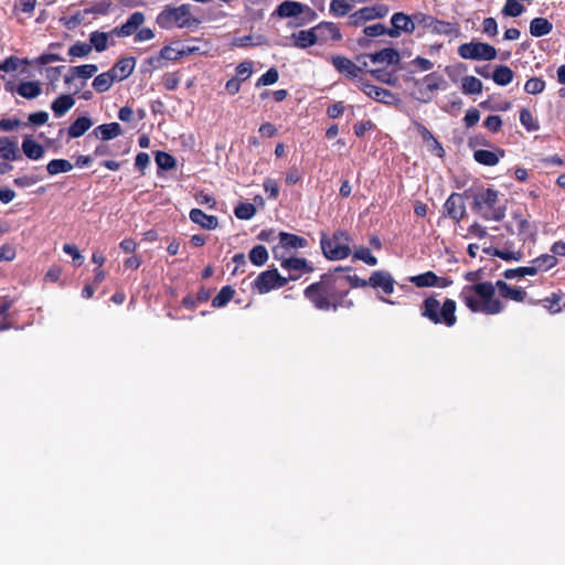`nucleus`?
<instances>
[{
  "label": "nucleus",
  "instance_id": "8",
  "mask_svg": "<svg viewBox=\"0 0 565 565\" xmlns=\"http://www.w3.org/2000/svg\"><path fill=\"white\" fill-rule=\"evenodd\" d=\"M458 55L465 60L492 61L497 58V49L483 42H467L458 46Z\"/></svg>",
  "mask_w": 565,
  "mask_h": 565
},
{
  "label": "nucleus",
  "instance_id": "18",
  "mask_svg": "<svg viewBox=\"0 0 565 565\" xmlns=\"http://www.w3.org/2000/svg\"><path fill=\"white\" fill-rule=\"evenodd\" d=\"M338 274V278L343 280L345 286V297L348 298L351 288H364L370 287L367 279H362L356 275H344V271H350L351 267L338 266L333 269Z\"/></svg>",
  "mask_w": 565,
  "mask_h": 565
},
{
  "label": "nucleus",
  "instance_id": "12",
  "mask_svg": "<svg viewBox=\"0 0 565 565\" xmlns=\"http://www.w3.org/2000/svg\"><path fill=\"white\" fill-rule=\"evenodd\" d=\"M280 266L282 269L288 271L289 280H297L303 274H309L313 271V266L302 257H289L281 260Z\"/></svg>",
  "mask_w": 565,
  "mask_h": 565
},
{
  "label": "nucleus",
  "instance_id": "11",
  "mask_svg": "<svg viewBox=\"0 0 565 565\" xmlns=\"http://www.w3.org/2000/svg\"><path fill=\"white\" fill-rule=\"evenodd\" d=\"M443 210L445 216L455 223H460L467 214L463 194L452 192L444 203Z\"/></svg>",
  "mask_w": 565,
  "mask_h": 565
},
{
  "label": "nucleus",
  "instance_id": "61",
  "mask_svg": "<svg viewBox=\"0 0 565 565\" xmlns=\"http://www.w3.org/2000/svg\"><path fill=\"white\" fill-rule=\"evenodd\" d=\"M63 252L70 256H72L73 262L76 266H82L84 262V257L82 256L78 248L73 244H64L63 245Z\"/></svg>",
  "mask_w": 565,
  "mask_h": 565
},
{
  "label": "nucleus",
  "instance_id": "2",
  "mask_svg": "<svg viewBox=\"0 0 565 565\" xmlns=\"http://www.w3.org/2000/svg\"><path fill=\"white\" fill-rule=\"evenodd\" d=\"M303 296L320 311H337L339 308L350 309L354 306L353 301L345 297L343 280L338 278L334 270L322 274L318 281L307 286Z\"/></svg>",
  "mask_w": 565,
  "mask_h": 565
},
{
  "label": "nucleus",
  "instance_id": "59",
  "mask_svg": "<svg viewBox=\"0 0 565 565\" xmlns=\"http://www.w3.org/2000/svg\"><path fill=\"white\" fill-rule=\"evenodd\" d=\"M253 73V63L244 61L236 66V78L244 82L250 77Z\"/></svg>",
  "mask_w": 565,
  "mask_h": 565
},
{
  "label": "nucleus",
  "instance_id": "46",
  "mask_svg": "<svg viewBox=\"0 0 565 565\" xmlns=\"http://www.w3.org/2000/svg\"><path fill=\"white\" fill-rule=\"evenodd\" d=\"M352 10V4L347 0H332L330 2L329 12L337 18L349 14Z\"/></svg>",
  "mask_w": 565,
  "mask_h": 565
},
{
  "label": "nucleus",
  "instance_id": "19",
  "mask_svg": "<svg viewBox=\"0 0 565 565\" xmlns=\"http://www.w3.org/2000/svg\"><path fill=\"white\" fill-rule=\"evenodd\" d=\"M22 154L14 138L0 137V159L6 161L20 160Z\"/></svg>",
  "mask_w": 565,
  "mask_h": 565
},
{
  "label": "nucleus",
  "instance_id": "37",
  "mask_svg": "<svg viewBox=\"0 0 565 565\" xmlns=\"http://www.w3.org/2000/svg\"><path fill=\"white\" fill-rule=\"evenodd\" d=\"M493 82L499 86H507L513 81L514 73L507 65H499L491 75Z\"/></svg>",
  "mask_w": 565,
  "mask_h": 565
},
{
  "label": "nucleus",
  "instance_id": "40",
  "mask_svg": "<svg viewBox=\"0 0 565 565\" xmlns=\"http://www.w3.org/2000/svg\"><path fill=\"white\" fill-rule=\"evenodd\" d=\"M482 88V82L475 76L468 75L461 79V90L466 95L480 94Z\"/></svg>",
  "mask_w": 565,
  "mask_h": 565
},
{
  "label": "nucleus",
  "instance_id": "31",
  "mask_svg": "<svg viewBox=\"0 0 565 565\" xmlns=\"http://www.w3.org/2000/svg\"><path fill=\"white\" fill-rule=\"evenodd\" d=\"M74 105H75V99L72 95L62 94L52 102L51 109L53 110L55 117H62Z\"/></svg>",
  "mask_w": 565,
  "mask_h": 565
},
{
  "label": "nucleus",
  "instance_id": "7",
  "mask_svg": "<svg viewBox=\"0 0 565 565\" xmlns=\"http://www.w3.org/2000/svg\"><path fill=\"white\" fill-rule=\"evenodd\" d=\"M417 24L428 29L431 33L457 38L460 35V26L457 22L439 20L424 12H415Z\"/></svg>",
  "mask_w": 565,
  "mask_h": 565
},
{
  "label": "nucleus",
  "instance_id": "48",
  "mask_svg": "<svg viewBox=\"0 0 565 565\" xmlns=\"http://www.w3.org/2000/svg\"><path fill=\"white\" fill-rule=\"evenodd\" d=\"M89 42L92 49L94 47L97 52H103L108 45V34L105 32L94 31L89 34Z\"/></svg>",
  "mask_w": 565,
  "mask_h": 565
},
{
  "label": "nucleus",
  "instance_id": "10",
  "mask_svg": "<svg viewBox=\"0 0 565 565\" xmlns=\"http://www.w3.org/2000/svg\"><path fill=\"white\" fill-rule=\"evenodd\" d=\"M392 28H390L388 36L399 38L402 33L412 34L414 33L417 21L415 13L408 15L404 12H395L391 18Z\"/></svg>",
  "mask_w": 565,
  "mask_h": 565
},
{
  "label": "nucleus",
  "instance_id": "38",
  "mask_svg": "<svg viewBox=\"0 0 565 565\" xmlns=\"http://www.w3.org/2000/svg\"><path fill=\"white\" fill-rule=\"evenodd\" d=\"M17 92L26 99H33L41 94V85L39 82L33 81L21 82L17 87Z\"/></svg>",
  "mask_w": 565,
  "mask_h": 565
},
{
  "label": "nucleus",
  "instance_id": "39",
  "mask_svg": "<svg viewBox=\"0 0 565 565\" xmlns=\"http://www.w3.org/2000/svg\"><path fill=\"white\" fill-rule=\"evenodd\" d=\"M557 264V258L554 255L543 254L531 262L532 268L535 269V275L539 271H545L553 268Z\"/></svg>",
  "mask_w": 565,
  "mask_h": 565
},
{
  "label": "nucleus",
  "instance_id": "24",
  "mask_svg": "<svg viewBox=\"0 0 565 565\" xmlns=\"http://www.w3.org/2000/svg\"><path fill=\"white\" fill-rule=\"evenodd\" d=\"M372 63L397 65L401 62V55L398 51L393 47H385L379 52L367 55Z\"/></svg>",
  "mask_w": 565,
  "mask_h": 565
},
{
  "label": "nucleus",
  "instance_id": "57",
  "mask_svg": "<svg viewBox=\"0 0 565 565\" xmlns=\"http://www.w3.org/2000/svg\"><path fill=\"white\" fill-rule=\"evenodd\" d=\"M353 258L362 260L370 266H375L377 264V258L372 255L367 247H360L355 249L353 253Z\"/></svg>",
  "mask_w": 565,
  "mask_h": 565
},
{
  "label": "nucleus",
  "instance_id": "5",
  "mask_svg": "<svg viewBox=\"0 0 565 565\" xmlns=\"http://www.w3.org/2000/svg\"><path fill=\"white\" fill-rule=\"evenodd\" d=\"M352 237L347 231L337 230L332 236L322 232L320 235V246L323 256L329 260H342L348 258L351 250Z\"/></svg>",
  "mask_w": 565,
  "mask_h": 565
},
{
  "label": "nucleus",
  "instance_id": "17",
  "mask_svg": "<svg viewBox=\"0 0 565 565\" xmlns=\"http://www.w3.org/2000/svg\"><path fill=\"white\" fill-rule=\"evenodd\" d=\"M145 22V14L140 11L134 12L128 20L120 26H116L111 33L117 36H129L139 29Z\"/></svg>",
  "mask_w": 565,
  "mask_h": 565
},
{
  "label": "nucleus",
  "instance_id": "20",
  "mask_svg": "<svg viewBox=\"0 0 565 565\" xmlns=\"http://www.w3.org/2000/svg\"><path fill=\"white\" fill-rule=\"evenodd\" d=\"M505 156V151L501 148H495L494 151L492 150H486V149H479L473 152V159L487 167H493L495 166L501 158Z\"/></svg>",
  "mask_w": 565,
  "mask_h": 565
},
{
  "label": "nucleus",
  "instance_id": "36",
  "mask_svg": "<svg viewBox=\"0 0 565 565\" xmlns=\"http://www.w3.org/2000/svg\"><path fill=\"white\" fill-rule=\"evenodd\" d=\"M115 82L116 75L111 74L110 71H107L95 76L92 85L97 93H105Z\"/></svg>",
  "mask_w": 565,
  "mask_h": 565
},
{
  "label": "nucleus",
  "instance_id": "62",
  "mask_svg": "<svg viewBox=\"0 0 565 565\" xmlns=\"http://www.w3.org/2000/svg\"><path fill=\"white\" fill-rule=\"evenodd\" d=\"M483 126L491 132H498L502 128V119L498 115H490L484 119Z\"/></svg>",
  "mask_w": 565,
  "mask_h": 565
},
{
  "label": "nucleus",
  "instance_id": "54",
  "mask_svg": "<svg viewBox=\"0 0 565 565\" xmlns=\"http://www.w3.org/2000/svg\"><path fill=\"white\" fill-rule=\"evenodd\" d=\"M545 89V81L541 77H531L524 85V90L527 94L536 95Z\"/></svg>",
  "mask_w": 565,
  "mask_h": 565
},
{
  "label": "nucleus",
  "instance_id": "21",
  "mask_svg": "<svg viewBox=\"0 0 565 565\" xmlns=\"http://www.w3.org/2000/svg\"><path fill=\"white\" fill-rule=\"evenodd\" d=\"M513 225L515 226V233L523 239L533 238L535 235L534 226L523 216L521 212H514L512 214Z\"/></svg>",
  "mask_w": 565,
  "mask_h": 565
},
{
  "label": "nucleus",
  "instance_id": "56",
  "mask_svg": "<svg viewBox=\"0 0 565 565\" xmlns=\"http://www.w3.org/2000/svg\"><path fill=\"white\" fill-rule=\"evenodd\" d=\"M92 52V45L85 42H76L68 49L71 57H85Z\"/></svg>",
  "mask_w": 565,
  "mask_h": 565
},
{
  "label": "nucleus",
  "instance_id": "26",
  "mask_svg": "<svg viewBox=\"0 0 565 565\" xmlns=\"http://www.w3.org/2000/svg\"><path fill=\"white\" fill-rule=\"evenodd\" d=\"M122 134L118 122H109L97 126L89 136L99 138L103 141L114 139Z\"/></svg>",
  "mask_w": 565,
  "mask_h": 565
},
{
  "label": "nucleus",
  "instance_id": "51",
  "mask_svg": "<svg viewBox=\"0 0 565 565\" xmlns=\"http://www.w3.org/2000/svg\"><path fill=\"white\" fill-rule=\"evenodd\" d=\"M256 207L252 203H239L234 209V214L239 220H250L256 214Z\"/></svg>",
  "mask_w": 565,
  "mask_h": 565
},
{
  "label": "nucleus",
  "instance_id": "4",
  "mask_svg": "<svg viewBox=\"0 0 565 565\" xmlns=\"http://www.w3.org/2000/svg\"><path fill=\"white\" fill-rule=\"evenodd\" d=\"M472 210L484 221L501 222L505 216V206L498 205L499 192L493 189H482L472 194Z\"/></svg>",
  "mask_w": 565,
  "mask_h": 565
},
{
  "label": "nucleus",
  "instance_id": "15",
  "mask_svg": "<svg viewBox=\"0 0 565 565\" xmlns=\"http://www.w3.org/2000/svg\"><path fill=\"white\" fill-rule=\"evenodd\" d=\"M305 12H310L312 15H315V10L311 9L309 6L298 1L286 0L276 8L273 15H277L281 19H285L298 17Z\"/></svg>",
  "mask_w": 565,
  "mask_h": 565
},
{
  "label": "nucleus",
  "instance_id": "44",
  "mask_svg": "<svg viewBox=\"0 0 565 565\" xmlns=\"http://www.w3.org/2000/svg\"><path fill=\"white\" fill-rule=\"evenodd\" d=\"M362 10L366 20L371 21L386 17L388 14L390 8L386 4L379 3L371 7H363Z\"/></svg>",
  "mask_w": 565,
  "mask_h": 565
},
{
  "label": "nucleus",
  "instance_id": "6",
  "mask_svg": "<svg viewBox=\"0 0 565 565\" xmlns=\"http://www.w3.org/2000/svg\"><path fill=\"white\" fill-rule=\"evenodd\" d=\"M156 23L163 30H170L172 28H191L199 21L191 15L189 4H181L179 7L166 6L157 15Z\"/></svg>",
  "mask_w": 565,
  "mask_h": 565
},
{
  "label": "nucleus",
  "instance_id": "55",
  "mask_svg": "<svg viewBox=\"0 0 565 565\" xmlns=\"http://www.w3.org/2000/svg\"><path fill=\"white\" fill-rule=\"evenodd\" d=\"M279 79V73L277 68L270 67L265 72L256 82V86H269L275 84Z\"/></svg>",
  "mask_w": 565,
  "mask_h": 565
},
{
  "label": "nucleus",
  "instance_id": "14",
  "mask_svg": "<svg viewBox=\"0 0 565 565\" xmlns=\"http://www.w3.org/2000/svg\"><path fill=\"white\" fill-rule=\"evenodd\" d=\"M359 88L370 98L379 103L391 105L396 99L395 95L391 90L370 84L365 82L364 78H360Z\"/></svg>",
  "mask_w": 565,
  "mask_h": 565
},
{
  "label": "nucleus",
  "instance_id": "58",
  "mask_svg": "<svg viewBox=\"0 0 565 565\" xmlns=\"http://www.w3.org/2000/svg\"><path fill=\"white\" fill-rule=\"evenodd\" d=\"M181 76L179 72L166 73L162 76V84L168 90H174L179 86Z\"/></svg>",
  "mask_w": 565,
  "mask_h": 565
},
{
  "label": "nucleus",
  "instance_id": "28",
  "mask_svg": "<svg viewBox=\"0 0 565 565\" xmlns=\"http://www.w3.org/2000/svg\"><path fill=\"white\" fill-rule=\"evenodd\" d=\"M97 71H98V67L95 64H84V65L73 66L70 68L68 74L65 75L64 83L71 84L76 77L88 79Z\"/></svg>",
  "mask_w": 565,
  "mask_h": 565
},
{
  "label": "nucleus",
  "instance_id": "25",
  "mask_svg": "<svg viewBox=\"0 0 565 565\" xmlns=\"http://www.w3.org/2000/svg\"><path fill=\"white\" fill-rule=\"evenodd\" d=\"M294 45L298 49H308L319 41V35L316 33L315 26L309 30H301L291 35Z\"/></svg>",
  "mask_w": 565,
  "mask_h": 565
},
{
  "label": "nucleus",
  "instance_id": "29",
  "mask_svg": "<svg viewBox=\"0 0 565 565\" xmlns=\"http://www.w3.org/2000/svg\"><path fill=\"white\" fill-rule=\"evenodd\" d=\"M278 237L280 247L285 249H298L308 246V241L305 237L292 233L280 232Z\"/></svg>",
  "mask_w": 565,
  "mask_h": 565
},
{
  "label": "nucleus",
  "instance_id": "50",
  "mask_svg": "<svg viewBox=\"0 0 565 565\" xmlns=\"http://www.w3.org/2000/svg\"><path fill=\"white\" fill-rule=\"evenodd\" d=\"M156 163L162 170H171L175 168L177 160L172 154L168 152L158 151L156 153Z\"/></svg>",
  "mask_w": 565,
  "mask_h": 565
},
{
  "label": "nucleus",
  "instance_id": "32",
  "mask_svg": "<svg viewBox=\"0 0 565 565\" xmlns=\"http://www.w3.org/2000/svg\"><path fill=\"white\" fill-rule=\"evenodd\" d=\"M93 121L87 116L76 118L68 127L67 135L71 139L82 137L90 127Z\"/></svg>",
  "mask_w": 565,
  "mask_h": 565
},
{
  "label": "nucleus",
  "instance_id": "53",
  "mask_svg": "<svg viewBox=\"0 0 565 565\" xmlns=\"http://www.w3.org/2000/svg\"><path fill=\"white\" fill-rule=\"evenodd\" d=\"M160 55L162 57V61L167 64L168 61H178L182 58L184 55H186V51L184 50H175L171 47L170 45H164L160 50Z\"/></svg>",
  "mask_w": 565,
  "mask_h": 565
},
{
  "label": "nucleus",
  "instance_id": "30",
  "mask_svg": "<svg viewBox=\"0 0 565 565\" xmlns=\"http://www.w3.org/2000/svg\"><path fill=\"white\" fill-rule=\"evenodd\" d=\"M562 295L558 292H553L551 296L541 299V300H529V303L532 306L541 305L543 306L550 313L555 315L562 311L564 309L563 306H561Z\"/></svg>",
  "mask_w": 565,
  "mask_h": 565
},
{
  "label": "nucleus",
  "instance_id": "63",
  "mask_svg": "<svg viewBox=\"0 0 565 565\" xmlns=\"http://www.w3.org/2000/svg\"><path fill=\"white\" fill-rule=\"evenodd\" d=\"M263 186L269 199L276 200L278 198L279 186L276 180L267 178Z\"/></svg>",
  "mask_w": 565,
  "mask_h": 565
},
{
  "label": "nucleus",
  "instance_id": "49",
  "mask_svg": "<svg viewBox=\"0 0 565 565\" xmlns=\"http://www.w3.org/2000/svg\"><path fill=\"white\" fill-rule=\"evenodd\" d=\"M520 121L522 126L530 132L540 129L539 121L533 117L532 113L527 108L520 110Z\"/></svg>",
  "mask_w": 565,
  "mask_h": 565
},
{
  "label": "nucleus",
  "instance_id": "22",
  "mask_svg": "<svg viewBox=\"0 0 565 565\" xmlns=\"http://www.w3.org/2000/svg\"><path fill=\"white\" fill-rule=\"evenodd\" d=\"M316 33L320 41H340L342 39L341 31L334 22L322 21L315 26Z\"/></svg>",
  "mask_w": 565,
  "mask_h": 565
},
{
  "label": "nucleus",
  "instance_id": "43",
  "mask_svg": "<svg viewBox=\"0 0 565 565\" xmlns=\"http://www.w3.org/2000/svg\"><path fill=\"white\" fill-rule=\"evenodd\" d=\"M72 169L73 164L66 159H53L46 166L47 173L51 175L66 173Z\"/></svg>",
  "mask_w": 565,
  "mask_h": 565
},
{
  "label": "nucleus",
  "instance_id": "16",
  "mask_svg": "<svg viewBox=\"0 0 565 565\" xmlns=\"http://www.w3.org/2000/svg\"><path fill=\"white\" fill-rule=\"evenodd\" d=\"M367 284L374 289H381L385 295H391L394 292L395 280L388 271H373L367 279Z\"/></svg>",
  "mask_w": 565,
  "mask_h": 565
},
{
  "label": "nucleus",
  "instance_id": "45",
  "mask_svg": "<svg viewBox=\"0 0 565 565\" xmlns=\"http://www.w3.org/2000/svg\"><path fill=\"white\" fill-rule=\"evenodd\" d=\"M249 260L255 266H263L268 260V252L264 245H256L249 250Z\"/></svg>",
  "mask_w": 565,
  "mask_h": 565
},
{
  "label": "nucleus",
  "instance_id": "33",
  "mask_svg": "<svg viewBox=\"0 0 565 565\" xmlns=\"http://www.w3.org/2000/svg\"><path fill=\"white\" fill-rule=\"evenodd\" d=\"M22 152L31 160H40L45 150L42 145L34 141L31 137H25L22 141Z\"/></svg>",
  "mask_w": 565,
  "mask_h": 565
},
{
  "label": "nucleus",
  "instance_id": "60",
  "mask_svg": "<svg viewBox=\"0 0 565 565\" xmlns=\"http://www.w3.org/2000/svg\"><path fill=\"white\" fill-rule=\"evenodd\" d=\"M409 65L414 67L413 72L430 71L434 67V63L431 61L420 56L411 61Z\"/></svg>",
  "mask_w": 565,
  "mask_h": 565
},
{
  "label": "nucleus",
  "instance_id": "42",
  "mask_svg": "<svg viewBox=\"0 0 565 565\" xmlns=\"http://www.w3.org/2000/svg\"><path fill=\"white\" fill-rule=\"evenodd\" d=\"M235 290L232 286H224L221 288L218 294L212 299V307L222 308L225 307L234 297Z\"/></svg>",
  "mask_w": 565,
  "mask_h": 565
},
{
  "label": "nucleus",
  "instance_id": "41",
  "mask_svg": "<svg viewBox=\"0 0 565 565\" xmlns=\"http://www.w3.org/2000/svg\"><path fill=\"white\" fill-rule=\"evenodd\" d=\"M411 281L418 288L434 287L438 282V276L434 271L428 270L411 277Z\"/></svg>",
  "mask_w": 565,
  "mask_h": 565
},
{
  "label": "nucleus",
  "instance_id": "52",
  "mask_svg": "<svg viewBox=\"0 0 565 565\" xmlns=\"http://www.w3.org/2000/svg\"><path fill=\"white\" fill-rule=\"evenodd\" d=\"M534 275H535V269L532 268L531 265L507 269L503 273V277L507 279H514V278H520V277H524V276H534Z\"/></svg>",
  "mask_w": 565,
  "mask_h": 565
},
{
  "label": "nucleus",
  "instance_id": "23",
  "mask_svg": "<svg viewBox=\"0 0 565 565\" xmlns=\"http://www.w3.org/2000/svg\"><path fill=\"white\" fill-rule=\"evenodd\" d=\"M136 66V58L132 56L118 60L109 70L111 74L116 75V81L120 82L131 75Z\"/></svg>",
  "mask_w": 565,
  "mask_h": 565
},
{
  "label": "nucleus",
  "instance_id": "64",
  "mask_svg": "<svg viewBox=\"0 0 565 565\" xmlns=\"http://www.w3.org/2000/svg\"><path fill=\"white\" fill-rule=\"evenodd\" d=\"M365 22H367V20L365 18V14H364L362 8H361L359 10H356L355 12L349 14L347 24L350 26L358 28V26L363 25Z\"/></svg>",
  "mask_w": 565,
  "mask_h": 565
},
{
  "label": "nucleus",
  "instance_id": "35",
  "mask_svg": "<svg viewBox=\"0 0 565 565\" xmlns=\"http://www.w3.org/2000/svg\"><path fill=\"white\" fill-rule=\"evenodd\" d=\"M553 30V24L545 18H534L530 22V34L534 38H541Z\"/></svg>",
  "mask_w": 565,
  "mask_h": 565
},
{
  "label": "nucleus",
  "instance_id": "1",
  "mask_svg": "<svg viewBox=\"0 0 565 565\" xmlns=\"http://www.w3.org/2000/svg\"><path fill=\"white\" fill-rule=\"evenodd\" d=\"M495 290L499 295L509 300L524 302L527 292L522 287H512L504 280L481 281L476 285H466L459 292V299L473 313L489 316L501 313L504 310L503 302L495 298Z\"/></svg>",
  "mask_w": 565,
  "mask_h": 565
},
{
  "label": "nucleus",
  "instance_id": "34",
  "mask_svg": "<svg viewBox=\"0 0 565 565\" xmlns=\"http://www.w3.org/2000/svg\"><path fill=\"white\" fill-rule=\"evenodd\" d=\"M390 28H386L382 23H375L372 25H367L363 29L364 38H361L358 40V43L360 46L365 47L369 45L370 40L369 38H376L380 35H388Z\"/></svg>",
  "mask_w": 565,
  "mask_h": 565
},
{
  "label": "nucleus",
  "instance_id": "27",
  "mask_svg": "<svg viewBox=\"0 0 565 565\" xmlns=\"http://www.w3.org/2000/svg\"><path fill=\"white\" fill-rule=\"evenodd\" d=\"M189 216L193 223L204 230H214L218 225V218L215 215H207L200 209H192Z\"/></svg>",
  "mask_w": 565,
  "mask_h": 565
},
{
  "label": "nucleus",
  "instance_id": "47",
  "mask_svg": "<svg viewBox=\"0 0 565 565\" xmlns=\"http://www.w3.org/2000/svg\"><path fill=\"white\" fill-rule=\"evenodd\" d=\"M525 8L519 0H505V3L501 10L504 17L516 18L524 12Z\"/></svg>",
  "mask_w": 565,
  "mask_h": 565
},
{
  "label": "nucleus",
  "instance_id": "9",
  "mask_svg": "<svg viewBox=\"0 0 565 565\" xmlns=\"http://www.w3.org/2000/svg\"><path fill=\"white\" fill-rule=\"evenodd\" d=\"M288 284V279L282 277L276 268L262 271L252 282V288L258 294L264 295L274 289H279Z\"/></svg>",
  "mask_w": 565,
  "mask_h": 565
},
{
  "label": "nucleus",
  "instance_id": "13",
  "mask_svg": "<svg viewBox=\"0 0 565 565\" xmlns=\"http://www.w3.org/2000/svg\"><path fill=\"white\" fill-rule=\"evenodd\" d=\"M331 63L340 74H343L351 81H355L358 86L360 85V78H363V67H360L350 58L342 55H333L331 57Z\"/></svg>",
  "mask_w": 565,
  "mask_h": 565
},
{
  "label": "nucleus",
  "instance_id": "3",
  "mask_svg": "<svg viewBox=\"0 0 565 565\" xmlns=\"http://www.w3.org/2000/svg\"><path fill=\"white\" fill-rule=\"evenodd\" d=\"M456 301L447 298L443 305L434 296L427 297L420 306L422 317L428 319L435 324H445L452 327L457 322Z\"/></svg>",
  "mask_w": 565,
  "mask_h": 565
}]
</instances>
